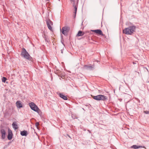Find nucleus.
<instances>
[{"mask_svg": "<svg viewBox=\"0 0 149 149\" xmlns=\"http://www.w3.org/2000/svg\"><path fill=\"white\" fill-rule=\"evenodd\" d=\"M136 29V26H131L123 30V32L125 34L132 35L135 31Z\"/></svg>", "mask_w": 149, "mask_h": 149, "instance_id": "nucleus-1", "label": "nucleus"}, {"mask_svg": "<svg viewBox=\"0 0 149 149\" xmlns=\"http://www.w3.org/2000/svg\"><path fill=\"white\" fill-rule=\"evenodd\" d=\"M21 55L22 57L27 59H29L31 57L30 56L24 48L22 49Z\"/></svg>", "mask_w": 149, "mask_h": 149, "instance_id": "nucleus-2", "label": "nucleus"}, {"mask_svg": "<svg viewBox=\"0 0 149 149\" xmlns=\"http://www.w3.org/2000/svg\"><path fill=\"white\" fill-rule=\"evenodd\" d=\"M93 99L97 100L105 101L107 99V97L103 95H98L97 96H93Z\"/></svg>", "mask_w": 149, "mask_h": 149, "instance_id": "nucleus-3", "label": "nucleus"}, {"mask_svg": "<svg viewBox=\"0 0 149 149\" xmlns=\"http://www.w3.org/2000/svg\"><path fill=\"white\" fill-rule=\"evenodd\" d=\"M29 105L32 110L38 113L39 109L34 103L31 102L29 104Z\"/></svg>", "mask_w": 149, "mask_h": 149, "instance_id": "nucleus-4", "label": "nucleus"}, {"mask_svg": "<svg viewBox=\"0 0 149 149\" xmlns=\"http://www.w3.org/2000/svg\"><path fill=\"white\" fill-rule=\"evenodd\" d=\"M70 28L68 26H64L62 28L61 30L62 33L65 36H67L69 31Z\"/></svg>", "mask_w": 149, "mask_h": 149, "instance_id": "nucleus-5", "label": "nucleus"}, {"mask_svg": "<svg viewBox=\"0 0 149 149\" xmlns=\"http://www.w3.org/2000/svg\"><path fill=\"white\" fill-rule=\"evenodd\" d=\"M46 24L48 29L51 31H52V26L53 25V22L49 19L46 20Z\"/></svg>", "mask_w": 149, "mask_h": 149, "instance_id": "nucleus-6", "label": "nucleus"}, {"mask_svg": "<svg viewBox=\"0 0 149 149\" xmlns=\"http://www.w3.org/2000/svg\"><path fill=\"white\" fill-rule=\"evenodd\" d=\"M13 137V133L11 130L9 128L8 129V140H11Z\"/></svg>", "mask_w": 149, "mask_h": 149, "instance_id": "nucleus-7", "label": "nucleus"}, {"mask_svg": "<svg viewBox=\"0 0 149 149\" xmlns=\"http://www.w3.org/2000/svg\"><path fill=\"white\" fill-rule=\"evenodd\" d=\"M0 132L1 134V139H4L6 138V132L5 130L3 129H2L0 130Z\"/></svg>", "mask_w": 149, "mask_h": 149, "instance_id": "nucleus-8", "label": "nucleus"}, {"mask_svg": "<svg viewBox=\"0 0 149 149\" xmlns=\"http://www.w3.org/2000/svg\"><path fill=\"white\" fill-rule=\"evenodd\" d=\"M16 106L17 108H20L23 107V103L21 101H17L16 103Z\"/></svg>", "mask_w": 149, "mask_h": 149, "instance_id": "nucleus-9", "label": "nucleus"}, {"mask_svg": "<svg viewBox=\"0 0 149 149\" xmlns=\"http://www.w3.org/2000/svg\"><path fill=\"white\" fill-rule=\"evenodd\" d=\"M92 31L102 36H103L104 35L102 31L100 29L92 30Z\"/></svg>", "mask_w": 149, "mask_h": 149, "instance_id": "nucleus-10", "label": "nucleus"}, {"mask_svg": "<svg viewBox=\"0 0 149 149\" xmlns=\"http://www.w3.org/2000/svg\"><path fill=\"white\" fill-rule=\"evenodd\" d=\"M59 96L63 100H68V97L67 95H65L63 93H59Z\"/></svg>", "mask_w": 149, "mask_h": 149, "instance_id": "nucleus-11", "label": "nucleus"}, {"mask_svg": "<svg viewBox=\"0 0 149 149\" xmlns=\"http://www.w3.org/2000/svg\"><path fill=\"white\" fill-rule=\"evenodd\" d=\"M12 126L13 129L16 130L18 129V127L17 123L16 122H13L12 124Z\"/></svg>", "mask_w": 149, "mask_h": 149, "instance_id": "nucleus-12", "label": "nucleus"}, {"mask_svg": "<svg viewBox=\"0 0 149 149\" xmlns=\"http://www.w3.org/2000/svg\"><path fill=\"white\" fill-rule=\"evenodd\" d=\"M84 68L86 69L92 70L93 68V67L88 65H85L84 66Z\"/></svg>", "mask_w": 149, "mask_h": 149, "instance_id": "nucleus-13", "label": "nucleus"}, {"mask_svg": "<svg viewBox=\"0 0 149 149\" xmlns=\"http://www.w3.org/2000/svg\"><path fill=\"white\" fill-rule=\"evenodd\" d=\"M20 134L22 136H26L27 135V132L25 130L21 131Z\"/></svg>", "mask_w": 149, "mask_h": 149, "instance_id": "nucleus-14", "label": "nucleus"}, {"mask_svg": "<svg viewBox=\"0 0 149 149\" xmlns=\"http://www.w3.org/2000/svg\"><path fill=\"white\" fill-rule=\"evenodd\" d=\"M84 34V33L82 31H80L78 32V33L77 35V36H83Z\"/></svg>", "mask_w": 149, "mask_h": 149, "instance_id": "nucleus-15", "label": "nucleus"}, {"mask_svg": "<svg viewBox=\"0 0 149 149\" xmlns=\"http://www.w3.org/2000/svg\"><path fill=\"white\" fill-rule=\"evenodd\" d=\"M141 147H142L141 146H138L136 145H134L131 146V148L134 149H137Z\"/></svg>", "mask_w": 149, "mask_h": 149, "instance_id": "nucleus-16", "label": "nucleus"}, {"mask_svg": "<svg viewBox=\"0 0 149 149\" xmlns=\"http://www.w3.org/2000/svg\"><path fill=\"white\" fill-rule=\"evenodd\" d=\"M73 6L74 7V17H75L76 14L77 7L75 5H74Z\"/></svg>", "mask_w": 149, "mask_h": 149, "instance_id": "nucleus-17", "label": "nucleus"}, {"mask_svg": "<svg viewBox=\"0 0 149 149\" xmlns=\"http://www.w3.org/2000/svg\"><path fill=\"white\" fill-rule=\"evenodd\" d=\"M7 78L5 77H3L2 78V82L5 83V82L7 80Z\"/></svg>", "mask_w": 149, "mask_h": 149, "instance_id": "nucleus-18", "label": "nucleus"}, {"mask_svg": "<svg viewBox=\"0 0 149 149\" xmlns=\"http://www.w3.org/2000/svg\"><path fill=\"white\" fill-rule=\"evenodd\" d=\"M39 125V122H37L35 124V125L37 127H38V126Z\"/></svg>", "mask_w": 149, "mask_h": 149, "instance_id": "nucleus-19", "label": "nucleus"}, {"mask_svg": "<svg viewBox=\"0 0 149 149\" xmlns=\"http://www.w3.org/2000/svg\"><path fill=\"white\" fill-rule=\"evenodd\" d=\"M144 113L147 114H149V111H144Z\"/></svg>", "mask_w": 149, "mask_h": 149, "instance_id": "nucleus-20", "label": "nucleus"}, {"mask_svg": "<svg viewBox=\"0 0 149 149\" xmlns=\"http://www.w3.org/2000/svg\"><path fill=\"white\" fill-rule=\"evenodd\" d=\"M43 36V37L45 38V40H46V38L45 35V34H44Z\"/></svg>", "mask_w": 149, "mask_h": 149, "instance_id": "nucleus-21", "label": "nucleus"}, {"mask_svg": "<svg viewBox=\"0 0 149 149\" xmlns=\"http://www.w3.org/2000/svg\"><path fill=\"white\" fill-rule=\"evenodd\" d=\"M88 132H89L90 133H91V132L90 131V130H88Z\"/></svg>", "mask_w": 149, "mask_h": 149, "instance_id": "nucleus-22", "label": "nucleus"}, {"mask_svg": "<svg viewBox=\"0 0 149 149\" xmlns=\"http://www.w3.org/2000/svg\"><path fill=\"white\" fill-rule=\"evenodd\" d=\"M47 1H49V0H47Z\"/></svg>", "mask_w": 149, "mask_h": 149, "instance_id": "nucleus-23", "label": "nucleus"}, {"mask_svg": "<svg viewBox=\"0 0 149 149\" xmlns=\"http://www.w3.org/2000/svg\"><path fill=\"white\" fill-rule=\"evenodd\" d=\"M61 53H63V52L62 51H61Z\"/></svg>", "mask_w": 149, "mask_h": 149, "instance_id": "nucleus-24", "label": "nucleus"}]
</instances>
